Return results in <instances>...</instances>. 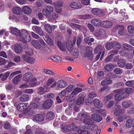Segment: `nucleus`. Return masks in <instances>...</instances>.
<instances>
[{"label":"nucleus","mask_w":134,"mask_h":134,"mask_svg":"<svg viewBox=\"0 0 134 134\" xmlns=\"http://www.w3.org/2000/svg\"><path fill=\"white\" fill-rule=\"evenodd\" d=\"M113 23L110 21H103L102 23V26L105 28H109L112 25Z\"/></svg>","instance_id":"20"},{"label":"nucleus","mask_w":134,"mask_h":134,"mask_svg":"<svg viewBox=\"0 0 134 134\" xmlns=\"http://www.w3.org/2000/svg\"><path fill=\"white\" fill-rule=\"evenodd\" d=\"M17 109L20 111H24L25 114L30 116L32 115V111L29 107V104L27 103H22L19 104L17 106Z\"/></svg>","instance_id":"1"},{"label":"nucleus","mask_w":134,"mask_h":134,"mask_svg":"<svg viewBox=\"0 0 134 134\" xmlns=\"http://www.w3.org/2000/svg\"><path fill=\"white\" fill-rule=\"evenodd\" d=\"M22 58L27 63L30 64L34 63L35 60L34 58L32 57L28 56L25 54H23L22 56Z\"/></svg>","instance_id":"7"},{"label":"nucleus","mask_w":134,"mask_h":134,"mask_svg":"<svg viewBox=\"0 0 134 134\" xmlns=\"http://www.w3.org/2000/svg\"><path fill=\"white\" fill-rule=\"evenodd\" d=\"M112 82L111 80L109 79H106L101 81V84L102 86H104L111 84Z\"/></svg>","instance_id":"30"},{"label":"nucleus","mask_w":134,"mask_h":134,"mask_svg":"<svg viewBox=\"0 0 134 134\" xmlns=\"http://www.w3.org/2000/svg\"><path fill=\"white\" fill-rule=\"evenodd\" d=\"M32 29L40 36H44V32L41 27L37 26H33Z\"/></svg>","instance_id":"10"},{"label":"nucleus","mask_w":134,"mask_h":134,"mask_svg":"<svg viewBox=\"0 0 134 134\" xmlns=\"http://www.w3.org/2000/svg\"><path fill=\"white\" fill-rule=\"evenodd\" d=\"M114 73L116 74H121L123 70L119 68H116L113 70Z\"/></svg>","instance_id":"50"},{"label":"nucleus","mask_w":134,"mask_h":134,"mask_svg":"<svg viewBox=\"0 0 134 134\" xmlns=\"http://www.w3.org/2000/svg\"><path fill=\"white\" fill-rule=\"evenodd\" d=\"M96 94L94 92H92L89 94L86 98V100L90 101L93 98L96 97Z\"/></svg>","instance_id":"38"},{"label":"nucleus","mask_w":134,"mask_h":134,"mask_svg":"<svg viewBox=\"0 0 134 134\" xmlns=\"http://www.w3.org/2000/svg\"><path fill=\"white\" fill-rule=\"evenodd\" d=\"M82 91V88L79 87H76L71 93V96L76 95L78 93L81 92Z\"/></svg>","instance_id":"37"},{"label":"nucleus","mask_w":134,"mask_h":134,"mask_svg":"<svg viewBox=\"0 0 134 134\" xmlns=\"http://www.w3.org/2000/svg\"><path fill=\"white\" fill-rule=\"evenodd\" d=\"M84 102V99L83 97L80 95L79 96V97L77 101V103L78 105H80L83 104Z\"/></svg>","instance_id":"41"},{"label":"nucleus","mask_w":134,"mask_h":134,"mask_svg":"<svg viewBox=\"0 0 134 134\" xmlns=\"http://www.w3.org/2000/svg\"><path fill=\"white\" fill-rule=\"evenodd\" d=\"M125 84L126 86L131 87L134 85V80L127 81L126 82Z\"/></svg>","instance_id":"55"},{"label":"nucleus","mask_w":134,"mask_h":134,"mask_svg":"<svg viewBox=\"0 0 134 134\" xmlns=\"http://www.w3.org/2000/svg\"><path fill=\"white\" fill-rule=\"evenodd\" d=\"M71 51V53L73 58H77L78 57L79 52L76 48H73Z\"/></svg>","instance_id":"25"},{"label":"nucleus","mask_w":134,"mask_h":134,"mask_svg":"<svg viewBox=\"0 0 134 134\" xmlns=\"http://www.w3.org/2000/svg\"><path fill=\"white\" fill-rule=\"evenodd\" d=\"M76 39V37L74 38L73 40V43L72 44V42L70 40L68 41L66 43V46L67 48L69 51H70L72 49V48L73 46V45L75 44Z\"/></svg>","instance_id":"8"},{"label":"nucleus","mask_w":134,"mask_h":134,"mask_svg":"<svg viewBox=\"0 0 134 134\" xmlns=\"http://www.w3.org/2000/svg\"><path fill=\"white\" fill-rule=\"evenodd\" d=\"M133 91L132 89L130 87L126 88L125 90V92H123L125 94H130Z\"/></svg>","instance_id":"57"},{"label":"nucleus","mask_w":134,"mask_h":134,"mask_svg":"<svg viewBox=\"0 0 134 134\" xmlns=\"http://www.w3.org/2000/svg\"><path fill=\"white\" fill-rule=\"evenodd\" d=\"M11 32L12 34L16 36L18 39V36H19L20 35V31L16 28H13L11 29Z\"/></svg>","instance_id":"34"},{"label":"nucleus","mask_w":134,"mask_h":134,"mask_svg":"<svg viewBox=\"0 0 134 134\" xmlns=\"http://www.w3.org/2000/svg\"><path fill=\"white\" fill-rule=\"evenodd\" d=\"M122 46L124 49L126 50L131 51L133 49V47L129 44L125 43L123 44Z\"/></svg>","instance_id":"43"},{"label":"nucleus","mask_w":134,"mask_h":134,"mask_svg":"<svg viewBox=\"0 0 134 134\" xmlns=\"http://www.w3.org/2000/svg\"><path fill=\"white\" fill-rule=\"evenodd\" d=\"M12 12L13 13L16 15H20L22 12L21 8L18 7H14L12 9Z\"/></svg>","instance_id":"16"},{"label":"nucleus","mask_w":134,"mask_h":134,"mask_svg":"<svg viewBox=\"0 0 134 134\" xmlns=\"http://www.w3.org/2000/svg\"><path fill=\"white\" fill-rule=\"evenodd\" d=\"M33 76L31 73L27 72L24 74L23 79L25 81L28 82L32 78Z\"/></svg>","instance_id":"13"},{"label":"nucleus","mask_w":134,"mask_h":134,"mask_svg":"<svg viewBox=\"0 0 134 134\" xmlns=\"http://www.w3.org/2000/svg\"><path fill=\"white\" fill-rule=\"evenodd\" d=\"M90 118H85L83 120V122L86 124L89 125L92 124L93 121L90 119Z\"/></svg>","instance_id":"49"},{"label":"nucleus","mask_w":134,"mask_h":134,"mask_svg":"<svg viewBox=\"0 0 134 134\" xmlns=\"http://www.w3.org/2000/svg\"><path fill=\"white\" fill-rule=\"evenodd\" d=\"M42 12L43 14L47 17H49L51 16L50 13L46 9L43 10Z\"/></svg>","instance_id":"63"},{"label":"nucleus","mask_w":134,"mask_h":134,"mask_svg":"<svg viewBox=\"0 0 134 134\" xmlns=\"http://www.w3.org/2000/svg\"><path fill=\"white\" fill-rule=\"evenodd\" d=\"M114 96V94L112 93L110 94L105 96L104 98V102L105 103H106L110 99H111Z\"/></svg>","instance_id":"31"},{"label":"nucleus","mask_w":134,"mask_h":134,"mask_svg":"<svg viewBox=\"0 0 134 134\" xmlns=\"http://www.w3.org/2000/svg\"><path fill=\"white\" fill-rule=\"evenodd\" d=\"M29 107L31 109L30 110H31V109H35L37 108V105L34 103H31L30 104Z\"/></svg>","instance_id":"64"},{"label":"nucleus","mask_w":134,"mask_h":134,"mask_svg":"<svg viewBox=\"0 0 134 134\" xmlns=\"http://www.w3.org/2000/svg\"><path fill=\"white\" fill-rule=\"evenodd\" d=\"M22 77V75L20 74L15 76L13 79L12 82L15 85L18 84L21 80Z\"/></svg>","instance_id":"19"},{"label":"nucleus","mask_w":134,"mask_h":134,"mask_svg":"<svg viewBox=\"0 0 134 134\" xmlns=\"http://www.w3.org/2000/svg\"><path fill=\"white\" fill-rule=\"evenodd\" d=\"M29 96L28 95L23 94L21 95L19 97L20 100L22 102H25L29 100Z\"/></svg>","instance_id":"27"},{"label":"nucleus","mask_w":134,"mask_h":134,"mask_svg":"<svg viewBox=\"0 0 134 134\" xmlns=\"http://www.w3.org/2000/svg\"><path fill=\"white\" fill-rule=\"evenodd\" d=\"M33 119L37 121H42L43 120L44 117L42 115L37 114L33 116Z\"/></svg>","instance_id":"26"},{"label":"nucleus","mask_w":134,"mask_h":134,"mask_svg":"<svg viewBox=\"0 0 134 134\" xmlns=\"http://www.w3.org/2000/svg\"><path fill=\"white\" fill-rule=\"evenodd\" d=\"M126 63V61L122 59L119 60L118 62V66L120 67H122L124 66L125 64Z\"/></svg>","instance_id":"44"},{"label":"nucleus","mask_w":134,"mask_h":134,"mask_svg":"<svg viewBox=\"0 0 134 134\" xmlns=\"http://www.w3.org/2000/svg\"><path fill=\"white\" fill-rule=\"evenodd\" d=\"M28 49L25 51V53L29 55H31L33 54V52L32 49L30 47H28L27 46Z\"/></svg>","instance_id":"58"},{"label":"nucleus","mask_w":134,"mask_h":134,"mask_svg":"<svg viewBox=\"0 0 134 134\" xmlns=\"http://www.w3.org/2000/svg\"><path fill=\"white\" fill-rule=\"evenodd\" d=\"M132 105V102L129 100L124 101L122 103V107L124 108H126L129 107Z\"/></svg>","instance_id":"18"},{"label":"nucleus","mask_w":134,"mask_h":134,"mask_svg":"<svg viewBox=\"0 0 134 134\" xmlns=\"http://www.w3.org/2000/svg\"><path fill=\"white\" fill-rule=\"evenodd\" d=\"M18 40L24 42H29L31 40L30 36L27 31L25 29H23L21 30V33L18 36Z\"/></svg>","instance_id":"2"},{"label":"nucleus","mask_w":134,"mask_h":134,"mask_svg":"<svg viewBox=\"0 0 134 134\" xmlns=\"http://www.w3.org/2000/svg\"><path fill=\"white\" fill-rule=\"evenodd\" d=\"M128 19V17L127 15H125L123 16V18L121 17L119 19L118 21H121L123 23H125V22L127 21V20Z\"/></svg>","instance_id":"59"},{"label":"nucleus","mask_w":134,"mask_h":134,"mask_svg":"<svg viewBox=\"0 0 134 134\" xmlns=\"http://www.w3.org/2000/svg\"><path fill=\"white\" fill-rule=\"evenodd\" d=\"M93 103L96 107L100 109L103 106L102 102L99 99H95L93 100Z\"/></svg>","instance_id":"15"},{"label":"nucleus","mask_w":134,"mask_h":134,"mask_svg":"<svg viewBox=\"0 0 134 134\" xmlns=\"http://www.w3.org/2000/svg\"><path fill=\"white\" fill-rule=\"evenodd\" d=\"M37 92L39 94H42L46 92V91L43 87H40L37 88Z\"/></svg>","instance_id":"51"},{"label":"nucleus","mask_w":134,"mask_h":134,"mask_svg":"<svg viewBox=\"0 0 134 134\" xmlns=\"http://www.w3.org/2000/svg\"><path fill=\"white\" fill-rule=\"evenodd\" d=\"M82 55L83 57H87L89 59H92L93 55L91 48L89 47L86 48L82 51Z\"/></svg>","instance_id":"3"},{"label":"nucleus","mask_w":134,"mask_h":134,"mask_svg":"<svg viewBox=\"0 0 134 134\" xmlns=\"http://www.w3.org/2000/svg\"><path fill=\"white\" fill-rule=\"evenodd\" d=\"M52 100L51 99L46 100L43 103V107L45 109L49 108L52 105Z\"/></svg>","instance_id":"11"},{"label":"nucleus","mask_w":134,"mask_h":134,"mask_svg":"<svg viewBox=\"0 0 134 134\" xmlns=\"http://www.w3.org/2000/svg\"><path fill=\"white\" fill-rule=\"evenodd\" d=\"M43 38L48 44L50 45L53 44V42L52 40L49 36H47V35H44V36H43Z\"/></svg>","instance_id":"28"},{"label":"nucleus","mask_w":134,"mask_h":134,"mask_svg":"<svg viewBox=\"0 0 134 134\" xmlns=\"http://www.w3.org/2000/svg\"><path fill=\"white\" fill-rule=\"evenodd\" d=\"M46 119L49 120H51L53 119L54 117V115L52 111L48 112L46 115Z\"/></svg>","instance_id":"32"},{"label":"nucleus","mask_w":134,"mask_h":134,"mask_svg":"<svg viewBox=\"0 0 134 134\" xmlns=\"http://www.w3.org/2000/svg\"><path fill=\"white\" fill-rule=\"evenodd\" d=\"M115 66L111 63L109 64L106 65L104 67L105 69L107 71H111L115 67Z\"/></svg>","instance_id":"29"},{"label":"nucleus","mask_w":134,"mask_h":134,"mask_svg":"<svg viewBox=\"0 0 134 134\" xmlns=\"http://www.w3.org/2000/svg\"><path fill=\"white\" fill-rule=\"evenodd\" d=\"M121 115H119V116L118 117V120L120 122L123 121L126 118L125 115L123 114H120Z\"/></svg>","instance_id":"54"},{"label":"nucleus","mask_w":134,"mask_h":134,"mask_svg":"<svg viewBox=\"0 0 134 134\" xmlns=\"http://www.w3.org/2000/svg\"><path fill=\"white\" fill-rule=\"evenodd\" d=\"M112 93L115 95V99L117 101H119L124 99L125 96H124V93L121 91H119L118 90H115Z\"/></svg>","instance_id":"4"},{"label":"nucleus","mask_w":134,"mask_h":134,"mask_svg":"<svg viewBox=\"0 0 134 134\" xmlns=\"http://www.w3.org/2000/svg\"><path fill=\"white\" fill-rule=\"evenodd\" d=\"M44 29L48 33H51L52 31V27L51 25L49 24H45L44 26Z\"/></svg>","instance_id":"39"},{"label":"nucleus","mask_w":134,"mask_h":134,"mask_svg":"<svg viewBox=\"0 0 134 134\" xmlns=\"http://www.w3.org/2000/svg\"><path fill=\"white\" fill-rule=\"evenodd\" d=\"M8 60L2 58L0 57V65H5L7 63Z\"/></svg>","instance_id":"56"},{"label":"nucleus","mask_w":134,"mask_h":134,"mask_svg":"<svg viewBox=\"0 0 134 134\" xmlns=\"http://www.w3.org/2000/svg\"><path fill=\"white\" fill-rule=\"evenodd\" d=\"M10 74V73L9 72H7L4 74H1V80L4 81L5 80L9 75Z\"/></svg>","instance_id":"48"},{"label":"nucleus","mask_w":134,"mask_h":134,"mask_svg":"<svg viewBox=\"0 0 134 134\" xmlns=\"http://www.w3.org/2000/svg\"><path fill=\"white\" fill-rule=\"evenodd\" d=\"M57 43L58 47L60 50L62 51H64L65 50V48L63 46V44L60 41H58Z\"/></svg>","instance_id":"52"},{"label":"nucleus","mask_w":134,"mask_h":134,"mask_svg":"<svg viewBox=\"0 0 134 134\" xmlns=\"http://www.w3.org/2000/svg\"><path fill=\"white\" fill-rule=\"evenodd\" d=\"M87 27L91 32H94V27L92 25L88 23L87 25Z\"/></svg>","instance_id":"61"},{"label":"nucleus","mask_w":134,"mask_h":134,"mask_svg":"<svg viewBox=\"0 0 134 134\" xmlns=\"http://www.w3.org/2000/svg\"><path fill=\"white\" fill-rule=\"evenodd\" d=\"M79 129H80L77 131L79 134H90L84 128L81 126L80 127Z\"/></svg>","instance_id":"36"},{"label":"nucleus","mask_w":134,"mask_h":134,"mask_svg":"<svg viewBox=\"0 0 134 134\" xmlns=\"http://www.w3.org/2000/svg\"><path fill=\"white\" fill-rule=\"evenodd\" d=\"M70 26L73 29L76 28L78 29L80 28H83L86 30H87L86 27L83 26H81L80 25L76 24L74 23H71L70 24Z\"/></svg>","instance_id":"33"},{"label":"nucleus","mask_w":134,"mask_h":134,"mask_svg":"<svg viewBox=\"0 0 134 134\" xmlns=\"http://www.w3.org/2000/svg\"><path fill=\"white\" fill-rule=\"evenodd\" d=\"M51 59L53 60L56 62H60L62 60L61 58L58 56H52L51 57Z\"/></svg>","instance_id":"42"},{"label":"nucleus","mask_w":134,"mask_h":134,"mask_svg":"<svg viewBox=\"0 0 134 134\" xmlns=\"http://www.w3.org/2000/svg\"><path fill=\"white\" fill-rule=\"evenodd\" d=\"M57 86L60 88H65L67 85V82L63 80L58 81L56 83Z\"/></svg>","instance_id":"9"},{"label":"nucleus","mask_w":134,"mask_h":134,"mask_svg":"<svg viewBox=\"0 0 134 134\" xmlns=\"http://www.w3.org/2000/svg\"><path fill=\"white\" fill-rule=\"evenodd\" d=\"M69 6L72 8L76 9H80L82 7V5L80 3L76 1L71 2L70 3Z\"/></svg>","instance_id":"6"},{"label":"nucleus","mask_w":134,"mask_h":134,"mask_svg":"<svg viewBox=\"0 0 134 134\" xmlns=\"http://www.w3.org/2000/svg\"><path fill=\"white\" fill-rule=\"evenodd\" d=\"M102 23L100 20L97 19H93L91 21L92 24L96 26H100L102 24Z\"/></svg>","instance_id":"22"},{"label":"nucleus","mask_w":134,"mask_h":134,"mask_svg":"<svg viewBox=\"0 0 134 134\" xmlns=\"http://www.w3.org/2000/svg\"><path fill=\"white\" fill-rule=\"evenodd\" d=\"M75 88V86L74 85H71L68 86L65 89L67 92L70 93L74 90Z\"/></svg>","instance_id":"47"},{"label":"nucleus","mask_w":134,"mask_h":134,"mask_svg":"<svg viewBox=\"0 0 134 134\" xmlns=\"http://www.w3.org/2000/svg\"><path fill=\"white\" fill-rule=\"evenodd\" d=\"M77 117L78 119L80 120H81L83 118H90V116L88 115L87 113H81L79 114Z\"/></svg>","instance_id":"35"},{"label":"nucleus","mask_w":134,"mask_h":134,"mask_svg":"<svg viewBox=\"0 0 134 134\" xmlns=\"http://www.w3.org/2000/svg\"><path fill=\"white\" fill-rule=\"evenodd\" d=\"M104 72L102 71L98 72L97 77V80H102L104 77Z\"/></svg>","instance_id":"45"},{"label":"nucleus","mask_w":134,"mask_h":134,"mask_svg":"<svg viewBox=\"0 0 134 134\" xmlns=\"http://www.w3.org/2000/svg\"><path fill=\"white\" fill-rule=\"evenodd\" d=\"M91 118L94 121L97 122L100 121L102 119V117L100 115L95 113L92 114Z\"/></svg>","instance_id":"14"},{"label":"nucleus","mask_w":134,"mask_h":134,"mask_svg":"<svg viewBox=\"0 0 134 134\" xmlns=\"http://www.w3.org/2000/svg\"><path fill=\"white\" fill-rule=\"evenodd\" d=\"M120 47V45L118 42H116L113 44V48L114 49H116V50L119 49Z\"/></svg>","instance_id":"53"},{"label":"nucleus","mask_w":134,"mask_h":134,"mask_svg":"<svg viewBox=\"0 0 134 134\" xmlns=\"http://www.w3.org/2000/svg\"><path fill=\"white\" fill-rule=\"evenodd\" d=\"M91 11L93 14L98 16H103L104 15L103 11L99 8H92L91 9Z\"/></svg>","instance_id":"5"},{"label":"nucleus","mask_w":134,"mask_h":134,"mask_svg":"<svg viewBox=\"0 0 134 134\" xmlns=\"http://www.w3.org/2000/svg\"><path fill=\"white\" fill-rule=\"evenodd\" d=\"M22 10L25 13L27 14H30L32 12V9L27 6H24L23 7Z\"/></svg>","instance_id":"24"},{"label":"nucleus","mask_w":134,"mask_h":134,"mask_svg":"<svg viewBox=\"0 0 134 134\" xmlns=\"http://www.w3.org/2000/svg\"><path fill=\"white\" fill-rule=\"evenodd\" d=\"M121 106L118 104L115 105L114 106V115L116 116H118L122 113V110L121 109Z\"/></svg>","instance_id":"12"},{"label":"nucleus","mask_w":134,"mask_h":134,"mask_svg":"<svg viewBox=\"0 0 134 134\" xmlns=\"http://www.w3.org/2000/svg\"><path fill=\"white\" fill-rule=\"evenodd\" d=\"M126 126L128 128H130L134 126L133 121L131 119H129L126 121Z\"/></svg>","instance_id":"40"},{"label":"nucleus","mask_w":134,"mask_h":134,"mask_svg":"<svg viewBox=\"0 0 134 134\" xmlns=\"http://www.w3.org/2000/svg\"><path fill=\"white\" fill-rule=\"evenodd\" d=\"M43 71L45 74L48 75H53L54 74V73L51 70L49 69H43Z\"/></svg>","instance_id":"62"},{"label":"nucleus","mask_w":134,"mask_h":134,"mask_svg":"<svg viewBox=\"0 0 134 134\" xmlns=\"http://www.w3.org/2000/svg\"><path fill=\"white\" fill-rule=\"evenodd\" d=\"M14 48L15 52L17 54H20L22 52V48L19 44H15L14 46Z\"/></svg>","instance_id":"23"},{"label":"nucleus","mask_w":134,"mask_h":134,"mask_svg":"<svg viewBox=\"0 0 134 134\" xmlns=\"http://www.w3.org/2000/svg\"><path fill=\"white\" fill-rule=\"evenodd\" d=\"M61 128L64 131H71V129L70 127V125H66L65 124H63L61 126Z\"/></svg>","instance_id":"46"},{"label":"nucleus","mask_w":134,"mask_h":134,"mask_svg":"<svg viewBox=\"0 0 134 134\" xmlns=\"http://www.w3.org/2000/svg\"><path fill=\"white\" fill-rule=\"evenodd\" d=\"M127 29L128 31L130 33H134V26L132 25H130L128 26Z\"/></svg>","instance_id":"60"},{"label":"nucleus","mask_w":134,"mask_h":134,"mask_svg":"<svg viewBox=\"0 0 134 134\" xmlns=\"http://www.w3.org/2000/svg\"><path fill=\"white\" fill-rule=\"evenodd\" d=\"M104 49V46H103L99 45L97 46L94 49V53L97 54L98 53L101 54L102 51Z\"/></svg>","instance_id":"17"},{"label":"nucleus","mask_w":134,"mask_h":134,"mask_svg":"<svg viewBox=\"0 0 134 134\" xmlns=\"http://www.w3.org/2000/svg\"><path fill=\"white\" fill-rule=\"evenodd\" d=\"M117 29L118 30V33L120 36H122L125 34L124 27L122 25H118L117 26Z\"/></svg>","instance_id":"21"}]
</instances>
